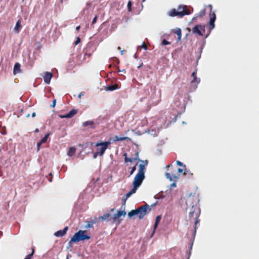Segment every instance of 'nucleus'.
<instances>
[{"label": "nucleus", "mask_w": 259, "mask_h": 259, "mask_svg": "<svg viewBox=\"0 0 259 259\" xmlns=\"http://www.w3.org/2000/svg\"><path fill=\"white\" fill-rule=\"evenodd\" d=\"M151 210L149 205L146 203L137 209L132 210L128 213V216L130 218H131L134 215H138L140 219H142Z\"/></svg>", "instance_id": "1"}, {"label": "nucleus", "mask_w": 259, "mask_h": 259, "mask_svg": "<svg viewBox=\"0 0 259 259\" xmlns=\"http://www.w3.org/2000/svg\"><path fill=\"white\" fill-rule=\"evenodd\" d=\"M85 231L79 230L76 232L69 242V245L72 246V243H77L80 241H84L90 239V236L85 234Z\"/></svg>", "instance_id": "2"}, {"label": "nucleus", "mask_w": 259, "mask_h": 259, "mask_svg": "<svg viewBox=\"0 0 259 259\" xmlns=\"http://www.w3.org/2000/svg\"><path fill=\"white\" fill-rule=\"evenodd\" d=\"M111 144L110 141L105 142H98L95 144V146L97 147L96 151L99 154V156H102L105 153L108 146Z\"/></svg>", "instance_id": "3"}, {"label": "nucleus", "mask_w": 259, "mask_h": 259, "mask_svg": "<svg viewBox=\"0 0 259 259\" xmlns=\"http://www.w3.org/2000/svg\"><path fill=\"white\" fill-rule=\"evenodd\" d=\"M192 33L199 36H203L205 31V26L203 25H196L192 29Z\"/></svg>", "instance_id": "4"}, {"label": "nucleus", "mask_w": 259, "mask_h": 259, "mask_svg": "<svg viewBox=\"0 0 259 259\" xmlns=\"http://www.w3.org/2000/svg\"><path fill=\"white\" fill-rule=\"evenodd\" d=\"M95 47L92 43H88L87 45L86 48L83 49V52L84 56H88L90 57L92 55V53L95 50Z\"/></svg>", "instance_id": "5"}, {"label": "nucleus", "mask_w": 259, "mask_h": 259, "mask_svg": "<svg viewBox=\"0 0 259 259\" xmlns=\"http://www.w3.org/2000/svg\"><path fill=\"white\" fill-rule=\"evenodd\" d=\"M145 175L137 173L134 178L133 184H136L140 186L143 180L145 179Z\"/></svg>", "instance_id": "6"}, {"label": "nucleus", "mask_w": 259, "mask_h": 259, "mask_svg": "<svg viewBox=\"0 0 259 259\" xmlns=\"http://www.w3.org/2000/svg\"><path fill=\"white\" fill-rule=\"evenodd\" d=\"M126 214V212L124 210H118L117 212L111 217L114 223L118 222V223L120 222L119 218L121 216L124 217Z\"/></svg>", "instance_id": "7"}, {"label": "nucleus", "mask_w": 259, "mask_h": 259, "mask_svg": "<svg viewBox=\"0 0 259 259\" xmlns=\"http://www.w3.org/2000/svg\"><path fill=\"white\" fill-rule=\"evenodd\" d=\"M189 15V13H182V12H178V11H177L175 9H172L168 13V15L170 17L178 16L180 18H182L185 15Z\"/></svg>", "instance_id": "8"}, {"label": "nucleus", "mask_w": 259, "mask_h": 259, "mask_svg": "<svg viewBox=\"0 0 259 259\" xmlns=\"http://www.w3.org/2000/svg\"><path fill=\"white\" fill-rule=\"evenodd\" d=\"M42 77L44 82L47 84H49L50 83L51 79L53 77V74L50 72L47 71L44 73V75H43Z\"/></svg>", "instance_id": "9"}, {"label": "nucleus", "mask_w": 259, "mask_h": 259, "mask_svg": "<svg viewBox=\"0 0 259 259\" xmlns=\"http://www.w3.org/2000/svg\"><path fill=\"white\" fill-rule=\"evenodd\" d=\"M82 126L84 127H88L89 128L94 129L96 128L95 126V122L94 120H88L82 122Z\"/></svg>", "instance_id": "10"}, {"label": "nucleus", "mask_w": 259, "mask_h": 259, "mask_svg": "<svg viewBox=\"0 0 259 259\" xmlns=\"http://www.w3.org/2000/svg\"><path fill=\"white\" fill-rule=\"evenodd\" d=\"M21 23H22L21 19H18V20L17 21L16 25L14 28V31L16 33H19L20 32L21 29L22 28Z\"/></svg>", "instance_id": "11"}, {"label": "nucleus", "mask_w": 259, "mask_h": 259, "mask_svg": "<svg viewBox=\"0 0 259 259\" xmlns=\"http://www.w3.org/2000/svg\"><path fill=\"white\" fill-rule=\"evenodd\" d=\"M68 229V227L67 226L65 227L63 230H59L56 232L54 234V235L56 237H62L67 232Z\"/></svg>", "instance_id": "12"}, {"label": "nucleus", "mask_w": 259, "mask_h": 259, "mask_svg": "<svg viewBox=\"0 0 259 259\" xmlns=\"http://www.w3.org/2000/svg\"><path fill=\"white\" fill-rule=\"evenodd\" d=\"M50 133H48L41 139V140L37 143V150L38 151L39 150L40 146L44 143H45L47 139L50 136Z\"/></svg>", "instance_id": "13"}, {"label": "nucleus", "mask_w": 259, "mask_h": 259, "mask_svg": "<svg viewBox=\"0 0 259 259\" xmlns=\"http://www.w3.org/2000/svg\"><path fill=\"white\" fill-rule=\"evenodd\" d=\"M200 214V209H198L197 212L195 213V218L194 219H195V227L194 228V233L193 234V235L194 237H195V234H196V225L199 222V220L198 219V217H199Z\"/></svg>", "instance_id": "14"}, {"label": "nucleus", "mask_w": 259, "mask_h": 259, "mask_svg": "<svg viewBox=\"0 0 259 259\" xmlns=\"http://www.w3.org/2000/svg\"><path fill=\"white\" fill-rule=\"evenodd\" d=\"M178 12H182L183 13H189V15L191 14V11L188 8L187 6H179L178 8Z\"/></svg>", "instance_id": "15"}, {"label": "nucleus", "mask_w": 259, "mask_h": 259, "mask_svg": "<svg viewBox=\"0 0 259 259\" xmlns=\"http://www.w3.org/2000/svg\"><path fill=\"white\" fill-rule=\"evenodd\" d=\"M111 217H112V216L110 213L108 212L104 214L102 216L100 217V218H101L103 221L108 222L110 220H112Z\"/></svg>", "instance_id": "16"}, {"label": "nucleus", "mask_w": 259, "mask_h": 259, "mask_svg": "<svg viewBox=\"0 0 259 259\" xmlns=\"http://www.w3.org/2000/svg\"><path fill=\"white\" fill-rule=\"evenodd\" d=\"M119 88V87L118 84L115 83V84H111V85H108L106 88L105 90L106 91H113L117 90V89H118Z\"/></svg>", "instance_id": "17"}, {"label": "nucleus", "mask_w": 259, "mask_h": 259, "mask_svg": "<svg viewBox=\"0 0 259 259\" xmlns=\"http://www.w3.org/2000/svg\"><path fill=\"white\" fill-rule=\"evenodd\" d=\"M192 76L193 77V79L191 81V83H196L197 85L199 83L200 80L199 78H198L196 76V70H195L192 73Z\"/></svg>", "instance_id": "18"}, {"label": "nucleus", "mask_w": 259, "mask_h": 259, "mask_svg": "<svg viewBox=\"0 0 259 259\" xmlns=\"http://www.w3.org/2000/svg\"><path fill=\"white\" fill-rule=\"evenodd\" d=\"M198 209H199L198 208H194V206H192L189 211V217L190 218H194L195 219V213L197 212Z\"/></svg>", "instance_id": "19"}, {"label": "nucleus", "mask_w": 259, "mask_h": 259, "mask_svg": "<svg viewBox=\"0 0 259 259\" xmlns=\"http://www.w3.org/2000/svg\"><path fill=\"white\" fill-rule=\"evenodd\" d=\"M148 133L152 136H156L159 133V130L152 127L148 131Z\"/></svg>", "instance_id": "20"}, {"label": "nucleus", "mask_w": 259, "mask_h": 259, "mask_svg": "<svg viewBox=\"0 0 259 259\" xmlns=\"http://www.w3.org/2000/svg\"><path fill=\"white\" fill-rule=\"evenodd\" d=\"M145 164H140L139 165V169L138 173L145 175Z\"/></svg>", "instance_id": "21"}, {"label": "nucleus", "mask_w": 259, "mask_h": 259, "mask_svg": "<svg viewBox=\"0 0 259 259\" xmlns=\"http://www.w3.org/2000/svg\"><path fill=\"white\" fill-rule=\"evenodd\" d=\"M20 67L21 65L19 63H16L14 65L13 73L14 74H17L20 72Z\"/></svg>", "instance_id": "22"}, {"label": "nucleus", "mask_w": 259, "mask_h": 259, "mask_svg": "<svg viewBox=\"0 0 259 259\" xmlns=\"http://www.w3.org/2000/svg\"><path fill=\"white\" fill-rule=\"evenodd\" d=\"M175 33L176 34L178 35V41H180L182 37V31L181 29L179 28H177L174 31Z\"/></svg>", "instance_id": "23"}, {"label": "nucleus", "mask_w": 259, "mask_h": 259, "mask_svg": "<svg viewBox=\"0 0 259 259\" xmlns=\"http://www.w3.org/2000/svg\"><path fill=\"white\" fill-rule=\"evenodd\" d=\"M205 15V9H203L201 10L199 13H198L196 16L193 18L192 20H194L198 17H202Z\"/></svg>", "instance_id": "24"}, {"label": "nucleus", "mask_w": 259, "mask_h": 259, "mask_svg": "<svg viewBox=\"0 0 259 259\" xmlns=\"http://www.w3.org/2000/svg\"><path fill=\"white\" fill-rule=\"evenodd\" d=\"M77 110L73 109L70 110L68 113H67L68 118H72L77 113Z\"/></svg>", "instance_id": "25"}, {"label": "nucleus", "mask_w": 259, "mask_h": 259, "mask_svg": "<svg viewBox=\"0 0 259 259\" xmlns=\"http://www.w3.org/2000/svg\"><path fill=\"white\" fill-rule=\"evenodd\" d=\"M75 151H76V149L74 147H70L69 149V151H68L67 155L69 156H72L74 154Z\"/></svg>", "instance_id": "26"}, {"label": "nucleus", "mask_w": 259, "mask_h": 259, "mask_svg": "<svg viewBox=\"0 0 259 259\" xmlns=\"http://www.w3.org/2000/svg\"><path fill=\"white\" fill-rule=\"evenodd\" d=\"M161 220V216L160 215H158L156 217V220H155V223H154V230H155L157 226H158V225L160 222Z\"/></svg>", "instance_id": "27"}, {"label": "nucleus", "mask_w": 259, "mask_h": 259, "mask_svg": "<svg viewBox=\"0 0 259 259\" xmlns=\"http://www.w3.org/2000/svg\"><path fill=\"white\" fill-rule=\"evenodd\" d=\"M123 156L124 157V162L126 163L127 162H133L134 161H136V159H133V158H128L126 156V153H124L123 154Z\"/></svg>", "instance_id": "28"}, {"label": "nucleus", "mask_w": 259, "mask_h": 259, "mask_svg": "<svg viewBox=\"0 0 259 259\" xmlns=\"http://www.w3.org/2000/svg\"><path fill=\"white\" fill-rule=\"evenodd\" d=\"M133 188L130 191L132 194L135 193L138 188L140 187L139 186L137 185L136 184H133Z\"/></svg>", "instance_id": "29"}, {"label": "nucleus", "mask_w": 259, "mask_h": 259, "mask_svg": "<svg viewBox=\"0 0 259 259\" xmlns=\"http://www.w3.org/2000/svg\"><path fill=\"white\" fill-rule=\"evenodd\" d=\"M96 223L95 221H90L88 222V224L86 225L85 228H91L94 224Z\"/></svg>", "instance_id": "30"}, {"label": "nucleus", "mask_w": 259, "mask_h": 259, "mask_svg": "<svg viewBox=\"0 0 259 259\" xmlns=\"http://www.w3.org/2000/svg\"><path fill=\"white\" fill-rule=\"evenodd\" d=\"M215 20H216V15H215L214 12H212V13H210V20L215 22Z\"/></svg>", "instance_id": "31"}, {"label": "nucleus", "mask_w": 259, "mask_h": 259, "mask_svg": "<svg viewBox=\"0 0 259 259\" xmlns=\"http://www.w3.org/2000/svg\"><path fill=\"white\" fill-rule=\"evenodd\" d=\"M204 44L202 45L199 49V55L197 57V61L201 57V53L202 52V50L204 48Z\"/></svg>", "instance_id": "32"}, {"label": "nucleus", "mask_w": 259, "mask_h": 259, "mask_svg": "<svg viewBox=\"0 0 259 259\" xmlns=\"http://www.w3.org/2000/svg\"><path fill=\"white\" fill-rule=\"evenodd\" d=\"M209 29L210 30H212L214 28V22L209 20Z\"/></svg>", "instance_id": "33"}, {"label": "nucleus", "mask_w": 259, "mask_h": 259, "mask_svg": "<svg viewBox=\"0 0 259 259\" xmlns=\"http://www.w3.org/2000/svg\"><path fill=\"white\" fill-rule=\"evenodd\" d=\"M34 249H32V252L29 253V254H28L25 258L24 259H32L31 257L32 256H33V254H34Z\"/></svg>", "instance_id": "34"}, {"label": "nucleus", "mask_w": 259, "mask_h": 259, "mask_svg": "<svg viewBox=\"0 0 259 259\" xmlns=\"http://www.w3.org/2000/svg\"><path fill=\"white\" fill-rule=\"evenodd\" d=\"M174 179H176V180L175 181V182H174V183H172L171 185H170V187H176L177 185H176V182L177 181V180L179 179V178L177 177V176H176L175 175L174 176Z\"/></svg>", "instance_id": "35"}, {"label": "nucleus", "mask_w": 259, "mask_h": 259, "mask_svg": "<svg viewBox=\"0 0 259 259\" xmlns=\"http://www.w3.org/2000/svg\"><path fill=\"white\" fill-rule=\"evenodd\" d=\"M119 137L118 136H115L113 139L110 138V140L111 142V143L112 142H115V141H119Z\"/></svg>", "instance_id": "36"}, {"label": "nucleus", "mask_w": 259, "mask_h": 259, "mask_svg": "<svg viewBox=\"0 0 259 259\" xmlns=\"http://www.w3.org/2000/svg\"><path fill=\"white\" fill-rule=\"evenodd\" d=\"M170 44V42L169 41L166 40L165 39H162L161 42V45L164 46L168 45H169Z\"/></svg>", "instance_id": "37"}, {"label": "nucleus", "mask_w": 259, "mask_h": 259, "mask_svg": "<svg viewBox=\"0 0 259 259\" xmlns=\"http://www.w3.org/2000/svg\"><path fill=\"white\" fill-rule=\"evenodd\" d=\"M132 3L131 1H128L127 3V9L129 12H131L132 11Z\"/></svg>", "instance_id": "38"}, {"label": "nucleus", "mask_w": 259, "mask_h": 259, "mask_svg": "<svg viewBox=\"0 0 259 259\" xmlns=\"http://www.w3.org/2000/svg\"><path fill=\"white\" fill-rule=\"evenodd\" d=\"M136 166H137V164L134 166H133V167L131 168L130 176L134 174V172H135V171L136 170Z\"/></svg>", "instance_id": "39"}, {"label": "nucleus", "mask_w": 259, "mask_h": 259, "mask_svg": "<svg viewBox=\"0 0 259 259\" xmlns=\"http://www.w3.org/2000/svg\"><path fill=\"white\" fill-rule=\"evenodd\" d=\"M165 176H166V178L167 179H169L170 181H173V179L171 177V175H170V174L169 173H168V172L166 173Z\"/></svg>", "instance_id": "40"}, {"label": "nucleus", "mask_w": 259, "mask_h": 259, "mask_svg": "<svg viewBox=\"0 0 259 259\" xmlns=\"http://www.w3.org/2000/svg\"><path fill=\"white\" fill-rule=\"evenodd\" d=\"M133 159H136V160H138V161H141V159H140V158H139V152H137V153H136V156H135V157L134 158H133Z\"/></svg>", "instance_id": "41"}, {"label": "nucleus", "mask_w": 259, "mask_h": 259, "mask_svg": "<svg viewBox=\"0 0 259 259\" xmlns=\"http://www.w3.org/2000/svg\"><path fill=\"white\" fill-rule=\"evenodd\" d=\"M97 19H98V16L96 15L95 16V17L93 18V21H92V25H93V24H94L95 23H96Z\"/></svg>", "instance_id": "42"}, {"label": "nucleus", "mask_w": 259, "mask_h": 259, "mask_svg": "<svg viewBox=\"0 0 259 259\" xmlns=\"http://www.w3.org/2000/svg\"><path fill=\"white\" fill-rule=\"evenodd\" d=\"M119 141H123L127 139H128L127 137H119Z\"/></svg>", "instance_id": "43"}, {"label": "nucleus", "mask_w": 259, "mask_h": 259, "mask_svg": "<svg viewBox=\"0 0 259 259\" xmlns=\"http://www.w3.org/2000/svg\"><path fill=\"white\" fill-rule=\"evenodd\" d=\"M141 48L144 49L145 50H147L148 49V48H147V46L145 45L144 42H143V44L141 46Z\"/></svg>", "instance_id": "44"}, {"label": "nucleus", "mask_w": 259, "mask_h": 259, "mask_svg": "<svg viewBox=\"0 0 259 259\" xmlns=\"http://www.w3.org/2000/svg\"><path fill=\"white\" fill-rule=\"evenodd\" d=\"M56 100L54 99V100H53L52 104L51 105V106L52 108H54L56 106Z\"/></svg>", "instance_id": "45"}, {"label": "nucleus", "mask_w": 259, "mask_h": 259, "mask_svg": "<svg viewBox=\"0 0 259 259\" xmlns=\"http://www.w3.org/2000/svg\"><path fill=\"white\" fill-rule=\"evenodd\" d=\"M80 42V39L79 37H77L76 40L75 41L74 44L75 45H78Z\"/></svg>", "instance_id": "46"}, {"label": "nucleus", "mask_w": 259, "mask_h": 259, "mask_svg": "<svg viewBox=\"0 0 259 259\" xmlns=\"http://www.w3.org/2000/svg\"><path fill=\"white\" fill-rule=\"evenodd\" d=\"M177 164L180 166H183L184 167H185V165H183V163L180 161H177Z\"/></svg>", "instance_id": "47"}, {"label": "nucleus", "mask_w": 259, "mask_h": 259, "mask_svg": "<svg viewBox=\"0 0 259 259\" xmlns=\"http://www.w3.org/2000/svg\"><path fill=\"white\" fill-rule=\"evenodd\" d=\"M98 156H99V154L97 152H95L93 156V158L96 159Z\"/></svg>", "instance_id": "48"}, {"label": "nucleus", "mask_w": 259, "mask_h": 259, "mask_svg": "<svg viewBox=\"0 0 259 259\" xmlns=\"http://www.w3.org/2000/svg\"><path fill=\"white\" fill-rule=\"evenodd\" d=\"M132 194L130 192H128L127 193L125 194V199H127L128 197H130Z\"/></svg>", "instance_id": "49"}, {"label": "nucleus", "mask_w": 259, "mask_h": 259, "mask_svg": "<svg viewBox=\"0 0 259 259\" xmlns=\"http://www.w3.org/2000/svg\"><path fill=\"white\" fill-rule=\"evenodd\" d=\"M59 116L61 118H68L67 114L65 115H60Z\"/></svg>", "instance_id": "50"}, {"label": "nucleus", "mask_w": 259, "mask_h": 259, "mask_svg": "<svg viewBox=\"0 0 259 259\" xmlns=\"http://www.w3.org/2000/svg\"><path fill=\"white\" fill-rule=\"evenodd\" d=\"M83 95V93L81 92L78 96V98H81V97Z\"/></svg>", "instance_id": "51"}, {"label": "nucleus", "mask_w": 259, "mask_h": 259, "mask_svg": "<svg viewBox=\"0 0 259 259\" xmlns=\"http://www.w3.org/2000/svg\"><path fill=\"white\" fill-rule=\"evenodd\" d=\"M183 170L182 168H179L178 169V172L179 173H182L183 172Z\"/></svg>", "instance_id": "52"}, {"label": "nucleus", "mask_w": 259, "mask_h": 259, "mask_svg": "<svg viewBox=\"0 0 259 259\" xmlns=\"http://www.w3.org/2000/svg\"><path fill=\"white\" fill-rule=\"evenodd\" d=\"M142 163H144L146 165L148 164V161L147 160H141V161Z\"/></svg>", "instance_id": "53"}, {"label": "nucleus", "mask_w": 259, "mask_h": 259, "mask_svg": "<svg viewBox=\"0 0 259 259\" xmlns=\"http://www.w3.org/2000/svg\"><path fill=\"white\" fill-rule=\"evenodd\" d=\"M113 59L116 60L117 64L119 63V60L118 59H117V58H114Z\"/></svg>", "instance_id": "54"}, {"label": "nucleus", "mask_w": 259, "mask_h": 259, "mask_svg": "<svg viewBox=\"0 0 259 259\" xmlns=\"http://www.w3.org/2000/svg\"><path fill=\"white\" fill-rule=\"evenodd\" d=\"M39 129L38 128H36L35 130H34V132L36 133H37L39 132Z\"/></svg>", "instance_id": "55"}, {"label": "nucleus", "mask_w": 259, "mask_h": 259, "mask_svg": "<svg viewBox=\"0 0 259 259\" xmlns=\"http://www.w3.org/2000/svg\"><path fill=\"white\" fill-rule=\"evenodd\" d=\"M35 116H36V113H35V112H33V113H32V116L33 117H34Z\"/></svg>", "instance_id": "56"}, {"label": "nucleus", "mask_w": 259, "mask_h": 259, "mask_svg": "<svg viewBox=\"0 0 259 259\" xmlns=\"http://www.w3.org/2000/svg\"><path fill=\"white\" fill-rule=\"evenodd\" d=\"M80 26H78L76 27V30L78 31L80 29Z\"/></svg>", "instance_id": "57"}, {"label": "nucleus", "mask_w": 259, "mask_h": 259, "mask_svg": "<svg viewBox=\"0 0 259 259\" xmlns=\"http://www.w3.org/2000/svg\"><path fill=\"white\" fill-rule=\"evenodd\" d=\"M2 135H6V131L5 130L4 131L2 132Z\"/></svg>", "instance_id": "58"}, {"label": "nucleus", "mask_w": 259, "mask_h": 259, "mask_svg": "<svg viewBox=\"0 0 259 259\" xmlns=\"http://www.w3.org/2000/svg\"><path fill=\"white\" fill-rule=\"evenodd\" d=\"M192 246H193V242H192V243H191V245H190V249H192Z\"/></svg>", "instance_id": "59"}, {"label": "nucleus", "mask_w": 259, "mask_h": 259, "mask_svg": "<svg viewBox=\"0 0 259 259\" xmlns=\"http://www.w3.org/2000/svg\"><path fill=\"white\" fill-rule=\"evenodd\" d=\"M124 71V69H123V70H120L119 68H118V72H123V71Z\"/></svg>", "instance_id": "60"}, {"label": "nucleus", "mask_w": 259, "mask_h": 259, "mask_svg": "<svg viewBox=\"0 0 259 259\" xmlns=\"http://www.w3.org/2000/svg\"><path fill=\"white\" fill-rule=\"evenodd\" d=\"M122 201H123V202L125 203V201H126V199H125V198H124V199H122Z\"/></svg>", "instance_id": "61"}, {"label": "nucleus", "mask_w": 259, "mask_h": 259, "mask_svg": "<svg viewBox=\"0 0 259 259\" xmlns=\"http://www.w3.org/2000/svg\"><path fill=\"white\" fill-rule=\"evenodd\" d=\"M209 8L210 9V11H211V10H212V6L211 5H209Z\"/></svg>", "instance_id": "62"}, {"label": "nucleus", "mask_w": 259, "mask_h": 259, "mask_svg": "<svg viewBox=\"0 0 259 259\" xmlns=\"http://www.w3.org/2000/svg\"><path fill=\"white\" fill-rule=\"evenodd\" d=\"M3 235V232L2 231H0V237L2 236Z\"/></svg>", "instance_id": "63"}, {"label": "nucleus", "mask_w": 259, "mask_h": 259, "mask_svg": "<svg viewBox=\"0 0 259 259\" xmlns=\"http://www.w3.org/2000/svg\"><path fill=\"white\" fill-rule=\"evenodd\" d=\"M29 116H30V114H28L26 116V117H27V118H28V117H29Z\"/></svg>", "instance_id": "64"}]
</instances>
